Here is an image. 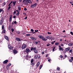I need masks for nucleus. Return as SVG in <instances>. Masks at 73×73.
Returning <instances> with one entry per match:
<instances>
[{"mask_svg": "<svg viewBox=\"0 0 73 73\" xmlns=\"http://www.w3.org/2000/svg\"><path fill=\"white\" fill-rule=\"evenodd\" d=\"M37 5V3H36L33 5H31V8H35V7H36Z\"/></svg>", "mask_w": 73, "mask_h": 73, "instance_id": "f257e3e1", "label": "nucleus"}, {"mask_svg": "<svg viewBox=\"0 0 73 73\" xmlns=\"http://www.w3.org/2000/svg\"><path fill=\"white\" fill-rule=\"evenodd\" d=\"M27 47V45L25 44H23V45H22L21 47V48L22 49H25Z\"/></svg>", "mask_w": 73, "mask_h": 73, "instance_id": "f03ea898", "label": "nucleus"}, {"mask_svg": "<svg viewBox=\"0 0 73 73\" xmlns=\"http://www.w3.org/2000/svg\"><path fill=\"white\" fill-rule=\"evenodd\" d=\"M37 49V48H36V47H32L31 50V51H33V50H36V49Z\"/></svg>", "mask_w": 73, "mask_h": 73, "instance_id": "7ed1b4c3", "label": "nucleus"}, {"mask_svg": "<svg viewBox=\"0 0 73 73\" xmlns=\"http://www.w3.org/2000/svg\"><path fill=\"white\" fill-rule=\"evenodd\" d=\"M3 19H4L3 18H2L1 19V21H0V24L1 25L3 24Z\"/></svg>", "mask_w": 73, "mask_h": 73, "instance_id": "20e7f679", "label": "nucleus"}, {"mask_svg": "<svg viewBox=\"0 0 73 73\" xmlns=\"http://www.w3.org/2000/svg\"><path fill=\"white\" fill-rule=\"evenodd\" d=\"M70 50V48L69 47H68L67 48H66L65 49V51H66V52H67L68 51H69V50Z\"/></svg>", "mask_w": 73, "mask_h": 73, "instance_id": "39448f33", "label": "nucleus"}, {"mask_svg": "<svg viewBox=\"0 0 73 73\" xmlns=\"http://www.w3.org/2000/svg\"><path fill=\"white\" fill-rule=\"evenodd\" d=\"M42 40H43V41H46L47 40V39H46V38H44V36H43L42 38Z\"/></svg>", "mask_w": 73, "mask_h": 73, "instance_id": "423d86ee", "label": "nucleus"}, {"mask_svg": "<svg viewBox=\"0 0 73 73\" xmlns=\"http://www.w3.org/2000/svg\"><path fill=\"white\" fill-rule=\"evenodd\" d=\"M13 52L14 54H17V51L16 50H13Z\"/></svg>", "mask_w": 73, "mask_h": 73, "instance_id": "0eeeda50", "label": "nucleus"}, {"mask_svg": "<svg viewBox=\"0 0 73 73\" xmlns=\"http://www.w3.org/2000/svg\"><path fill=\"white\" fill-rule=\"evenodd\" d=\"M5 39L7 40V41H9V38L8 37V36H7L6 35L5 36Z\"/></svg>", "mask_w": 73, "mask_h": 73, "instance_id": "6e6552de", "label": "nucleus"}, {"mask_svg": "<svg viewBox=\"0 0 73 73\" xmlns=\"http://www.w3.org/2000/svg\"><path fill=\"white\" fill-rule=\"evenodd\" d=\"M8 62V60H6L3 62V64H7V63Z\"/></svg>", "mask_w": 73, "mask_h": 73, "instance_id": "1a4fd4ad", "label": "nucleus"}, {"mask_svg": "<svg viewBox=\"0 0 73 73\" xmlns=\"http://www.w3.org/2000/svg\"><path fill=\"white\" fill-rule=\"evenodd\" d=\"M17 41H21V39L20 38H16L15 39Z\"/></svg>", "mask_w": 73, "mask_h": 73, "instance_id": "9d476101", "label": "nucleus"}, {"mask_svg": "<svg viewBox=\"0 0 73 73\" xmlns=\"http://www.w3.org/2000/svg\"><path fill=\"white\" fill-rule=\"evenodd\" d=\"M30 38L31 40H36V38L33 37H31Z\"/></svg>", "mask_w": 73, "mask_h": 73, "instance_id": "9b49d317", "label": "nucleus"}, {"mask_svg": "<svg viewBox=\"0 0 73 73\" xmlns=\"http://www.w3.org/2000/svg\"><path fill=\"white\" fill-rule=\"evenodd\" d=\"M45 38H48V39H52V37H50V36H46Z\"/></svg>", "mask_w": 73, "mask_h": 73, "instance_id": "f8f14e48", "label": "nucleus"}, {"mask_svg": "<svg viewBox=\"0 0 73 73\" xmlns=\"http://www.w3.org/2000/svg\"><path fill=\"white\" fill-rule=\"evenodd\" d=\"M12 15H11L9 18V21H12Z\"/></svg>", "mask_w": 73, "mask_h": 73, "instance_id": "ddd939ff", "label": "nucleus"}, {"mask_svg": "<svg viewBox=\"0 0 73 73\" xmlns=\"http://www.w3.org/2000/svg\"><path fill=\"white\" fill-rule=\"evenodd\" d=\"M16 3V1H13V6H15V4Z\"/></svg>", "mask_w": 73, "mask_h": 73, "instance_id": "4468645a", "label": "nucleus"}, {"mask_svg": "<svg viewBox=\"0 0 73 73\" xmlns=\"http://www.w3.org/2000/svg\"><path fill=\"white\" fill-rule=\"evenodd\" d=\"M34 52L35 53H38V51H37V50L36 49L35 50H34Z\"/></svg>", "mask_w": 73, "mask_h": 73, "instance_id": "2eb2a0df", "label": "nucleus"}, {"mask_svg": "<svg viewBox=\"0 0 73 73\" xmlns=\"http://www.w3.org/2000/svg\"><path fill=\"white\" fill-rule=\"evenodd\" d=\"M73 45V43H69L68 44V45L70 46H72Z\"/></svg>", "mask_w": 73, "mask_h": 73, "instance_id": "dca6fc26", "label": "nucleus"}, {"mask_svg": "<svg viewBox=\"0 0 73 73\" xmlns=\"http://www.w3.org/2000/svg\"><path fill=\"white\" fill-rule=\"evenodd\" d=\"M43 36H41V35H39L38 36V37H39L40 38H41V39H42V38Z\"/></svg>", "mask_w": 73, "mask_h": 73, "instance_id": "f3484780", "label": "nucleus"}, {"mask_svg": "<svg viewBox=\"0 0 73 73\" xmlns=\"http://www.w3.org/2000/svg\"><path fill=\"white\" fill-rule=\"evenodd\" d=\"M40 62H38L36 65V66H38L39 65H40Z\"/></svg>", "mask_w": 73, "mask_h": 73, "instance_id": "a211bd4d", "label": "nucleus"}, {"mask_svg": "<svg viewBox=\"0 0 73 73\" xmlns=\"http://www.w3.org/2000/svg\"><path fill=\"white\" fill-rule=\"evenodd\" d=\"M59 49L60 50H62V51H63L64 50V49H63L62 48H61V47L59 48Z\"/></svg>", "mask_w": 73, "mask_h": 73, "instance_id": "6ab92c4d", "label": "nucleus"}, {"mask_svg": "<svg viewBox=\"0 0 73 73\" xmlns=\"http://www.w3.org/2000/svg\"><path fill=\"white\" fill-rule=\"evenodd\" d=\"M38 55H36L35 56V59H36L38 57Z\"/></svg>", "mask_w": 73, "mask_h": 73, "instance_id": "aec40b11", "label": "nucleus"}, {"mask_svg": "<svg viewBox=\"0 0 73 73\" xmlns=\"http://www.w3.org/2000/svg\"><path fill=\"white\" fill-rule=\"evenodd\" d=\"M18 9H19V11H20V10H21V8H20V6H18Z\"/></svg>", "mask_w": 73, "mask_h": 73, "instance_id": "412c9836", "label": "nucleus"}, {"mask_svg": "<svg viewBox=\"0 0 73 73\" xmlns=\"http://www.w3.org/2000/svg\"><path fill=\"white\" fill-rule=\"evenodd\" d=\"M13 48V47L10 46V47L9 48V49H12V48Z\"/></svg>", "mask_w": 73, "mask_h": 73, "instance_id": "4be33fe9", "label": "nucleus"}, {"mask_svg": "<svg viewBox=\"0 0 73 73\" xmlns=\"http://www.w3.org/2000/svg\"><path fill=\"white\" fill-rule=\"evenodd\" d=\"M34 61V60H33V59H32L31 60V63H32V62H33Z\"/></svg>", "mask_w": 73, "mask_h": 73, "instance_id": "5701e85b", "label": "nucleus"}, {"mask_svg": "<svg viewBox=\"0 0 73 73\" xmlns=\"http://www.w3.org/2000/svg\"><path fill=\"white\" fill-rule=\"evenodd\" d=\"M3 11V12H4V11L3 10V9H0V13H1V12Z\"/></svg>", "mask_w": 73, "mask_h": 73, "instance_id": "b1692460", "label": "nucleus"}, {"mask_svg": "<svg viewBox=\"0 0 73 73\" xmlns=\"http://www.w3.org/2000/svg\"><path fill=\"white\" fill-rule=\"evenodd\" d=\"M6 4V2H4L3 3V6H4Z\"/></svg>", "mask_w": 73, "mask_h": 73, "instance_id": "393cba45", "label": "nucleus"}, {"mask_svg": "<svg viewBox=\"0 0 73 73\" xmlns=\"http://www.w3.org/2000/svg\"><path fill=\"white\" fill-rule=\"evenodd\" d=\"M2 29H4V25H3L2 26Z\"/></svg>", "mask_w": 73, "mask_h": 73, "instance_id": "a878e982", "label": "nucleus"}, {"mask_svg": "<svg viewBox=\"0 0 73 73\" xmlns=\"http://www.w3.org/2000/svg\"><path fill=\"white\" fill-rule=\"evenodd\" d=\"M60 68L58 67H57V70H60Z\"/></svg>", "mask_w": 73, "mask_h": 73, "instance_id": "bb28decb", "label": "nucleus"}, {"mask_svg": "<svg viewBox=\"0 0 73 73\" xmlns=\"http://www.w3.org/2000/svg\"><path fill=\"white\" fill-rule=\"evenodd\" d=\"M31 52V50H29V49L28 48V53L29 52Z\"/></svg>", "mask_w": 73, "mask_h": 73, "instance_id": "cd10ccee", "label": "nucleus"}, {"mask_svg": "<svg viewBox=\"0 0 73 73\" xmlns=\"http://www.w3.org/2000/svg\"><path fill=\"white\" fill-rule=\"evenodd\" d=\"M42 67V65H41L40 66V67H39V69H41Z\"/></svg>", "mask_w": 73, "mask_h": 73, "instance_id": "c85d7f7f", "label": "nucleus"}, {"mask_svg": "<svg viewBox=\"0 0 73 73\" xmlns=\"http://www.w3.org/2000/svg\"><path fill=\"white\" fill-rule=\"evenodd\" d=\"M60 44V43H59V42H56L55 43V44L57 45H58V44Z\"/></svg>", "mask_w": 73, "mask_h": 73, "instance_id": "c756f323", "label": "nucleus"}, {"mask_svg": "<svg viewBox=\"0 0 73 73\" xmlns=\"http://www.w3.org/2000/svg\"><path fill=\"white\" fill-rule=\"evenodd\" d=\"M16 11L17 12V13H20V11H19L18 10H16Z\"/></svg>", "mask_w": 73, "mask_h": 73, "instance_id": "7c9ffc66", "label": "nucleus"}, {"mask_svg": "<svg viewBox=\"0 0 73 73\" xmlns=\"http://www.w3.org/2000/svg\"><path fill=\"white\" fill-rule=\"evenodd\" d=\"M35 64V63H31V65H32V66H33V65H34Z\"/></svg>", "mask_w": 73, "mask_h": 73, "instance_id": "2f4dec72", "label": "nucleus"}, {"mask_svg": "<svg viewBox=\"0 0 73 73\" xmlns=\"http://www.w3.org/2000/svg\"><path fill=\"white\" fill-rule=\"evenodd\" d=\"M31 2V0H28V3H30Z\"/></svg>", "mask_w": 73, "mask_h": 73, "instance_id": "473e14b6", "label": "nucleus"}, {"mask_svg": "<svg viewBox=\"0 0 73 73\" xmlns=\"http://www.w3.org/2000/svg\"><path fill=\"white\" fill-rule=\"evenodd\" d=\"M31 31L32 32H34V30L33 29H31Z\"/></svg>", "mask_w": 73, "mask_h": 73, "instance_id": "72a5a7b5", "label": "nucleus"}, {"mask_svg": "<svg viewBox=\"0 0 73 73\" xmlns=\"http://www.w3.org/2000/svg\"><path fill=\"white\" fill-rule=\"evenodd\" d=\"M11 30L12 32H13V31H14V29H13V28H12L11 29Z\"/></svg>", "mask_w": 73, "mask_h": 73, "instance_id": "f704fd0d", "label": "nucleus"}, {"mask_svg": "<svg viewBox=\"0 0 73 73\" xmlns=\"http://www.w3.org/2000/svg\"><path fill=\"white\" fill-rule=\"evenodd\" d=\"M17 34H20V32L19 31H17Z\"/></svg>", "mask_w": 73, "mask_h": 73, "instance_id": "c9c22d12", "label": "nucleus"}, {"mask_svg": "<svg viewBox=\"0 0 73 73\" xmlns=\"http://www.w3.org/2000/svg\"><path fill=\"white\" fill-rule=\"evenodd\" d=\"M3 33H5V30L4 29L3 30Z\"/></svg>", "mask_w": 73, "mask_h": 73, "instance_id": "e433bc0d", "label": "nucleus"}, {"mask_svg": "<svg viewBox=\"0 0 73 73\" xmlns=\"http://www.w3.org/2000/svg\"><path fill=\"white\" fill-rule=\"evenodd\" d=\"M72 61H73V60H72L71 59H70L69 60L70 62H72Z\"/></svg>", "mask_w": 73, "mask_h": 73, "instance_id": "4c0bfd02", "label": "nucleus"}, {"mask_svg": "<svg viewBox=\"0 0 73 73\" xmlns=\"http://www.w3.org/2000/svg\"><path fill=\"white\" fill-rule=\"evenodd\" d=\"M72 49H71L69 51L70 53H72Z\"/></svg>", "mask_w": 73, "mask_h": 73, "instance_id": "58836bf2", "label": "nucleus"}, {"mask_svg": "<svg viewBox=\"0 0 73 73\" xmlns=\"http://www.w3.org/2000/svg\"><path fill=\"white\" fill-rule=\"evenodd\" d=\"M26 52L27 53H28V49H26Z\"/></svg>", "mask_w": 73, "mask_h": 73, "instance_id": "ea45409f", "label": "nucleus"}, {"mask_svg": "<svg viewBox=\"0 0 73 73\" xmlns=\"http://www.w3.org/2000/svg\"><path fill=\"white\" fill-rule=\"evenodd\" d=\"M35 32H38V30H35Z\"/></svg>", "mask_w": 73, "mask_h": 73, "instance_id": "a19ab883", "label": "nucleus"}, {"mask_svg": "<svg viewBox=\"0 0 73 73\" xmlns=\"http://www.w3.org/2000/svg\"><path fill=\"white\" fill-rule=\"evenodd\" d=\"M70 34H71V35H73V32H70Z\"/></svg>", "mask_w": 73, "mask_h": 73, "instance_id": "79ce46f5", "label": "nucleus"}, {"mask_svg": "<svg viewBox=\"0 0 73 73\" xmlns=\"http://www.w3.org/2000/svg\"><path fill=\"white\" fill-rule=\"evenodd\" d=\"M35 43L36 44H38V42L37 41H36L35 42Z\"/></svg>", "mask_w": 73, "mask_h": 73, "instance_id": "37998d69", "label": "nucleus"}, {"mask_svg": "<svg viewBox=\"0 0 73 73\" xmlns=\"http://www.w3.org/2000/svg\"><path fill=\"white\" fill-rule=\"evenodd\" d=\"M10 47H11V45H9L8 46V47L9 48H9Z\"/></svg>", "mask_w": 73, "mask_h": 73, "instance_id": "c03bdc74", "label": "nucleus"}, {"mask_svg": "<svg viewBox=\"0 0 73 73\" xmlns=\"http://www.w3.org/2000/svg\"><path fill=\"white\" fill-rule=\"evenodd\" d=\"M14 23L15 24H17V22H16V21H15L14 22Z\"/></svg>", "mask_w": 73, "mask_h": 73, "instance_id": "a18cd8bd", "label": "nucleus"}, {"mask_svg": "<svg viewBox=\"0 0 73 73\" xmlns=\"http://www.w3.org/2000/svg\"><path fill=\"white\" fill-rule=\"evenodd\" d=\"M19 14H20V13H17L16 14V16H19Z\"/></svg>", "mask_w": 73, "mask_h": 73, "instance_id": "49530a36", "label": "nucleus"}, {"mask_svg": "<svg viewBox=\"0 0 73 73\" xmlns=\"http://www.w3.org/2000/svg\"><path fill=\"white\" fill-rule=\"evenodd\" d=\"M28 57V55H26V60H28V58H27Z\"/></svg>", "mask_w": 73, "mask_h": 73, "instance_id": "de8ad7c7", "label": "nucleus"}, {"mask_svg": "<svg viewBox=\"0 0 73 73\" xmlns=\"http://www.w3.org/2000/svg\"><path fill=\"white\" fill-rule=\"evenodd\" d=\"M48 34H50V35L51 34V33H50L49 32H47Z\"/></svg>", "mask_w": 73, "mask_h": 73, "instance_id": "09e8293b", "label": "nucleus"}, {"mask_svg": "<svg viewBox=\"0 0 73 73\" xmlns=\"http://www.w3.org/2000/svg\"><path fill=\"white\" fill-rule=\"evenodd\" d=\"M60 58H62V57H63V56H62V55H60Z\"/></svg>", "mask_w": 73, "mask_h": 73, "instance_id": "8fccbe9b", "label": "nucleus"}, {"mask_svg": "<svg viewBox=\"0 0 73 73\" xmlns=\"http://www.w3.org/2000/svg\"><path fill=\"white\" fill-rule=\"evenodd\" d=\"M50 60H51V59H48V61H49V62H50Z\"/></svg>", "mask_w": 73, "mask_h": 73, "instance_id": "3c124183", "label": "nucleus"}, {"mask_svg": "<svg viewBox=\"0 0 73 73\" xmlns=\"http://www.w3.org/2000/svg\"><path fill=\"white\" fill-rule=\"evenodd\" d=\"M48 44H47V46H49L50 45V44H49V43H48Z\"/></svg>", "mask_w": 73, "mask_h": 73, "instance_id": "603ef678", "label": "nucleus"}, {"mask_svg": "<svg viewBox=\"0 0 73 73\" xmlns=\"http://www.w3.org/2000/svg\"><path fill=\"white\" fill-rule=\"evenodd\" d=\"M24 10H25V11H27V8H25L24 9Z\"/></svg>", "mask_w": 73, "mask_h": 73, "instance_id": "864d4df0", "label": "nucleus"}, {"mask_svg": "<svg viewBox=\"0 0 73 73\" xmlns=\"http://www.w3.org/2000/svg\"><path fill=\"white\" fill-rule=\"evenodd\" d=\"M16 11H14L13 12L14 14H15V13H16Z\"/></svg>", "mask_w": 73, "mask_h": 73, "instance_id": "5fc2aeb1", "label": "nucleus"}, {"mask_svg": "<svg viewBox=\"0 0 73 73\" xmlns=\"http://www.w3.org/2000/svg\"><path fill=\"white\" fill-rule=\"evenodd\" d=\"M31 33H36V32H31Z\"/></svg>", "mask_w": 73, "mask_h": 73, "instance_id": "6e6d98bb", "label": "nucleus"}, {"mask_svg": "<svg viewBox=\"0 0 73 73\" xmlns=\"http://www.w3.org/2000/svg\"><path fill=\"white\" fill-rule=\"evenodd\" d=\"M10 8H11V7L9 6V7L8 8V10H9V9H10Z\"/></svg>", "mask_w": 73, "mask_h": 73, "instance_id": "4d7b16f0", "label": "nucleus"}, {"mask_svg": "<svg viewBox=\"0 0 73 73\" xmlns=\"http://www.w3.org/2000/svg\"><path fill=\"white\" fill-rule=\"evenodd\" d=\"M13 18L14 19H15V18H16V16H13Z\"/></svg>", "mask_w": 73, "mask_h": 73, "instance_id": "13d9d810", "label": "nucleus"}, {"mask_svg": "<svg viewBox=\"0 0 73 73\" xmlns=\"http://www.w3.org/2000/svg\"><path fill=\"white\" fill-rule=\"evenodd\" d=\"M11 64L9 63V66H11Z\"/></svg>", "mask_w": 73, "mask_h": 73, "instance_id": "bf43d9fd", "label": "nucleus"}, {"mask_svg": "<svg viewBox=\"0 0 73 73\" xmlns=\"http://www.w3.org/2000/svg\"><path fill=\"white\" fill-rule=\"evenodd\" d=\"M27 19V17H25V18H24V19H25V20H26V19Z\"/></svg>", "mask_w": 73, "mask_h": 73, "instance_id": "052dcab7", "label": "nucleus"}, {"mask_svg": "<svg viewBox=\"0 0 73 73\" xmlns=\"http://www.w3.org/2000/svg\"><path fill=\"white\" fill-rule=\"evenodd\" d=\"M38 59H40V56L38 57Z\"/></svg>", "mask_w": 73, "mask_h": 73, "instance_id": "680f3d73", "label": "nucleus"}, {"mask_svg": "<svg viewBox=\"0 0 73 73\" xmlns=\"http://www.w3.org/2000/svg\"><path fill=\"white\" fill-rule=\"evenodd\" d=\"M42 54H44V52H42Z\"/></svg>", "mask_w": 73, "mask_h": 73, "instance_id": "e2e57ef3", "label": "nucleus"}, {"mask_svg": "<svg viewBox=\"0 0 73 73\" xmlns=\"http://www.w3.org/2000/svg\"><path fill=\"white\" fill-rule=\"evenodd\" d=\"M71 58V59L72 60H73V57H72Z\"/></svg>", "mask_w": 73, "mask_h": 73, "instance_id": "0e129e2a", "label": "nucleus"}, {"mask_svg": "<svg viewBox=\"0 0 73 73\" xmlns=\"http://www.w3.org/2000/svg\"><path fill=\"white\" fill-rule=\"evenodd\" d=\"M31 36V34H28V36Z\"/></svg>", "mask_w": 73, "mask_h": 73, "instance_id": "69168bd1", "label": "nucleus"}, {"mask_svg": "<svg viewBox=\"0 0 73 73\" xmlns=\"http://www.w3.org/2000/svg\"><path fill=\"white\" fill-rule=\"evenodd\" d=\"M64 57H67V55H65V56H64Z\"/></svg>", "mask_w": 73, "mask_h": 73, "instance_id": "338daca9", "label": "nucleus"}, {"mask_svg": "<svg viewBox=\"0 0 73 73\" xmlns=\"http://www.w3.org/2000/svg\"><path fill=\"white\" fill-rule=\"evenodd\" d=\"M61 45L62 46H64V44H61Z\"/></svg>", "mask_w": 73, "mask_h": 73, "instance_id": "774afa93", "label": "nucleus"}]
</instances>
